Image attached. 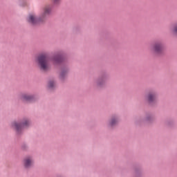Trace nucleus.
Wrapping results in <instances>:
<instances>
[{
    "label": "nucleus",
    "instance_id": "1",
    "mask_svg": "<svg viewBox=\"0 0 177 177\" xmlns=\"http://www.w3.org/2000/svg\"><path fill=\"white\" fill-rule=\"evenodd\" d=\"M50 12H52V8L50 7V6H46L44 8L43 13L39 19L37 18V16H35V15L30 14L29 15L27 21L28 22H29L30 24H32V26L39 24V23L45 20V17H46L48 15H50Z\"/></svg>",
    "mask_w": 177,
    "mask_h": 177
},
{
    "label": "nucleus",
    "instance_id": "2",
    "mask_svg": "<svg viewBox=\"0 0 177 177\" xmlns=\"http://www.w3.org/2000/svg\"><path fill=\"white\" fill-rule=\"evenodd\" d=\"M38 64L41 70L44 71H48L50 68V64H49V57L46 54H41L37 57Z\"/></svg>",
    "mask_w": 177,
    "mask_h": 177
},
{
    "label": "nucleus",
    "instance_id": "3",
    "mask_svg": "<svg viewBox=\"0 0 177 177\" xmlns=\"http://www.w3.org/2000/svg\"><path fill=\"white\" fill-rule=\"evenodd\" d=\"M150 52L151 53H154L155 55H161L163 51L162 43L161 42H156L154 43L150 48Z\"/></svg>",
    "mask_w": 177,
    "mask_h": 177
},
{
    "label": "nucleus",
    "instance_id": "4",
    "mask_svg": "<svg viewBox=\"0 0 177 177\" xmlns=\"http://www.w3.org/2000/svg\"><path fill=\"white\" fill-rule=\"evenodd\" d=\"M28 125V120H25L24 122H23L21 124H19L16 122H15L13 123V127H15V129L17 131H19L22 128H24V127H27Z\"/></svg>",
    "mask_w": 177,
    "mask_h": 177
},
{
    "label": "nucleus",
    "instance_id": "5",
    "mask_svg": "<svg viewBox=\"0 0 177 177\" xmlns=\"http://www.w3.org/2000/svg\"><path fill=\"white\" fill-rule=\"evenodd\" d=\"M24 165L26 168H30L32 165V159L31 158H26L24 160Z\"/></svg>",
    "mask_w": 177,
    "mask_h": 177
},
{
    "label": "nucleus",
    "instance_id": "6",
    "mask_svg": "<svg viewBox=\"0 0 177 177\" xmlns=\"http://www.w3.org/2000/svg\"><path fill=\"white\" fill-rule=\"evenodd\" d=\"M53 62L54 64H59V63H60V62H62V57H60L59 55H55L53 58Z\"/></svg>",
    "mask_w": 177,
    "mask_h": 177
},
{
    "label": "nucleus",
    "instance_id": "7",
    "mask_svg": "<svg viewBox=\"0 0 177 177\" xmlns=\"http://www.w3.org/2000/svg\"><path fill=\"white\" fill-rule=\"evenodd\" d=\"M148 100L150 103H151V102H154V100H156V95L151 93L149 94Z\"/></svg>",
    "mask_w": 177,
    "mask_h": 177
},
{
    "label": "nucleus",
    "instance_id": "8",
    "mask_svg": "<svg viewBox=\"0 0 177 177\" xmlns=\"http://www.w3.org/2000/svg\"><path fill=\"white\" fill-rule=\"evenodd\" d=\"M171 32L174 34L175 35H177V24L174 25L173 28H171Z\"/></svg>",
    "mask_w": 177,
    "mask_h": 177
},
{
    "label": "nucleus",
    "instance_id": "9",
    "mask_svg": "<svg viewBox=\"0 0 177 177\" xmlns=\"http://www.w3.org/2000/svg\"><path fill=\"white\" fill-rule=\"evenodd\" d=\"M55 85H56V83L53 80H51L48 82V86H50V88H53Z\"/></svg>",
    "mask_w": 177,
    "mask_h": 177
},
{
    "label": "nucleus",
    "instance_id": "10",
    "mask_svg": "<svg viewBox=\"0 0 177 177\" xmlns=\"http://www.w3.org/2000/svg\"><path fill=\"white\" fill-rule=\"evenodd\" d=\"M117 122V120L115 119H112L111 121V127L115 125V123Z\"/></svg>",
    "mask_w": 177,
    "mask_h": 177
},
{
    "label": "nucleus",
    "instance_id": "11",
    "mask_svg": "<svg viewBox=\"0 0 177 177\" xmlns=\"http://www.w3.org/2000/svg\"><path fill=\"white\" fill-rule=\"evenodd\" d=\"M23 97L25 100H30L31 99V96L30 95H24Z\"/></svg>",
    "mask_w": 177,
    "mask_h": 177
},
{
    "label": "nucleus",
    "instance_id": "12",
    "mask_svg": "<svg viewBox=\"0 0 177 177\" xmlns=\"http://www.w3.org/2000/svg\"><path fill=\"white\" fill-rule=\"evenodd\" d=\"M54 5H59L60 3V0H52Z\"/></svg>",
    "mask_w": 177,
    "mask_h": 177
},
{
    "label": "nucleus",
    "instance_id": "13",
    "mask_svg": "<svg viewBox=\"0 0 177 177\" xmlns=\"http://www.w3.org/2000/svg\"><path fill=\"white\" fill-rule=\"evenodd\" d=\"M67 73V71H66V72H64V71H62V73H61V77H62V78H63V77H64V75H66V73Z\"/></svg>",
    "mask_w": 177,
    "mask_h": 177
},
{
    "label": "nucleus",
    "instance_id": "14",
    "mask_svg": "<svg viewBox=\"0 0 177 177\" xmlns=\"http://www.w3.org/2000/svg\"><path fill=\"white\" fill-rule=\"evenodd\" d=\"M100 80H99L97 82V85H102V83H100Z\"/></svg>",
    "mask_w": 177,
    "mask_h": 177
}]
</instances>
